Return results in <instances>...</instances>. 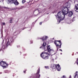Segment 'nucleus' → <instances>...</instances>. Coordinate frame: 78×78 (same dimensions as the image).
<instances>
[{
	"label": "nucleus",
	"instance_id": "21",
	"mask_svg": "<svg viewBox=\"0 0 78 78\" xmlns=\"http://www.w3.org/2000/svg\"><path fill=\"white\" fill-rule=\"evenodd\" d=\"M42 22H40V23H39V25H42Z\"/></svg>",
	"mask_w": 78,
	"mask_h": 78
},
{
	"label": "nucleus",
	"instance_id": "29",
	"mask_svg": "<svg viewBox=\"0 0 78 78\" xmlns=\"http://www.w3.org/2000/svg\"><path fill=\"white\" fill-rule=\"evenodd\" d=\"M3 0H2V2H3Z\"/></svg>",
	"mask_w": 78,
	"mask_h": 78
},
{
	"label": "nucleus",
	"instance_id": "3",
	"mask_svg": "<svg viewBox=\"0 0 78 78\" xmlns=\"http://www.w3.org/2000/svg\"><path fill=\"white\" fill-rule=\"evenodd\" d=\"M48 37L47 36H44L43 38H42V39L43 41H44V42H43V45L40 48H43V49H45V45L47 44L45 42V41L47 39V38Z\"/></svg>",
	"mask_w": 78,
	"mask_h": 78
},
{
	"label": "nucleus",
	"instance_id": "19",
	"mask_svg": "<svg viewBox=\"0 0 78 78\" xmlns=\"http://www.w3.org/2000/svg\"><path fill=\"white\" fill-rule=\"evenodd\" d=\"M26 1L25 0H23V3H25V2Z\"/></svg>",
	"mask_w": 78,
	"mask_h": 78
},
{
	"label": "nucleus",
	"instance_id": "31",
	"mask_svg": "<svg viewBox=\"0 0 78 78\" xmlns=\"http://www.w3.org/2000/svg\"><path fill=\"white\" fill-rule=\"evenodd\" d=\"M61 55H62V53H60Z\"/></svg>",
	"mask_w": 78,
	"mask_h": 78
},
{
	"label": "nucleus",
	"instance_id": "16",
	"mask_svg": "<svg viewBox=\"0 0 78 78\" xmlns=\"http://www.w3.org/2000/svg\"><path fill=\"white\" fill-rule=\"evenodd\" d=\"M59 71H61V67H60V66L59 65Z\"/></svg>",
	"mask_w": 78,
	"mask_h": 78
},
{
	"label": "nucleus",
	"instance_id": "13",
	"mask_svg": "<svg viewBox=\"0 0 78 78\" xmlns=\"http://www.w3.org/2000/svg\"><path fill=\"white\" fill-rule=\"evenodd\" d=\"M55 16H56V19L57 20V22H58L59 21V12H58L57 15H55Z\"/></svg>",
	"mask_w": 78,
	"mask_h": 78
},
{
	"label": "nucleus",
	"instance_id": "12",
	"mask_svg": "<svg viewBox=\"0 0 78 78\" xmlns=\"http://www.w3.org/2000/svg\"><path fill=\"white\" fill-rule=\"evenodd\" d=\"M24 8V7L22 6L21 7H20V8H18L17 7H16L15 8L13 9H18V10H19L20 9H23Z\"/></svg>",
	"mask_w": 78,
	"mask_h": 78
},
{
	"label": "nucleus",
	"instance_id": "4",
	"mask_svg": "<svg viewBox=\"0 0 78 78\" xmlns=\"http://www.w3.org/2000/svg\"><path fill=\"white\" fill-rule=\"evenodd\" d=\"M8 4H11L14 3L16 5H18L19 4L17 0H8Z\"/></svg>",
	"mask_w": 78,
	"mask_h": 78
},
{
	"label": "nucleus",
	"instance_id": "17",
	"mask_svg": "<svg viewBox=\"0 0 78 78\" xmlns=\"http://www.w3.org/2000/svg\"><path fill=\"white\" fill-rule=\"evenodd\" d=\"M61 78H67L66 77V76H63Z\"/></svg>",
	"mask_w": 78,
	"mask_h": 78
},
{
	"label": "nucleus",
	"instance_id": "25",
	"mask_svg": "<svg viewBox=\"0 0 78 78\" xmlns=\"http://www.w3.org/2000/svg\"><path fill=\"white\" fill-rule=\"evenodd\" d=\"M40 10H38V12H39V13H40V12H40Z\"/></svg>",
	"mask_w": 78,
	"mask_h": 78
},
{
	"label": "nucleus",
	"instance_id": "1",
	"mask_svg": "<svg viewBox=\"0 0 78 78\" xmlns=\"http://www.w3.org/2000/svg\"><path fill=\"white\" fill-rule=\"evenodd\" d=\"M66 6L63 7L62 8V14L60 17H59V22L63 20L64 18H65V15H67V14L68 12L69 11V9L68 8H70V5L68 3L66 4Z\"/></svg>",
	"mask_w": 78,
	"mask_h": 78
},
{
	"label": "nucleus",
	"instance_id": "27",
	"mask_svg": "<svg viewBox=\"0 0 78 78\" xmlns=\"http://www.w3.org/2000/svg\"><path fill=\"white\" fill-rule=\"evenodd\" d=\"M60 51H62V49H59Z\"/></svg>",
	"mask_w": 78,
	"mask_h": 78
},
{
	"label": "nucleus",
	"instance_id": "10",
	"mask_svg": "<svg viewBox=\"0 0 78 78\" xmlns=\"http://www.w3.org/2000/svg\"><path fill=\"white\" fill-rule=\"evenodd\" d=\"M74 10L76 12H78V4L76 5Z\"/></svg>",
	"mask_w": 78,
	"mask_h": 78
},
{
	"label": "nucleus",
	"instance_id": "32",
	"mask_svg": "<svg viewBox=\"0 0 78 78\" xmlns=\"http://www.w3.org/2000/svg\"><path fill=\"white\" fill-rule=\"evenodd\" d=\"M36 10H37L36 9V10H35V11H36Z\"/></svg>",
	"mask_w": 78,
	"mask_h": 78
},
{
	"label": "nucleus",
	"instance_id": "35",
	"mask_svg": "<svg viewBox=\"0 0 78 78\" xmlns=\"http://www.w3.org/2000/svg\"><path fill=\"white\" fill-rule=\"evenodd\" d=\"M53 39H54V38Z\"/></svg>",
	"mask_w": 78,
	"mask_h": 78
},
{
	"label": "nucleus",
	"instance_id": "14",
	"mask_svg": "<svg viewBox=\"0 0 78 78\" xmlns=\"http://www.w3.org/2000/svg\"><path fill=\"white\" fill-rule=\"evenodd\" d=\"M59 44H60V45L59 46V48H61V45H62V43H61V41H59Z\"/></svg>",
	"mask_w": 78,
	"mask_h": 78
},
{
	"label": "nucleus",
	"instance_id": "7",
	"mask_svg": "<svg viewBox=\"0 0 78 78\" xmlns=\"http://www.w3.org/2000/svg\"><path fill=\"white\" fill-rule=\"evenodd\" d=\"M51 68L52 69H54L55 68H56V69L58 71H59V64L58 65H53L52 66H51Z\"/></svg>",
	"mask_w": 78,
	"mask_h": 78
},
{
	"label": "nucleus",
	"instance_id": "22",
	"mask_svg": "<svg viewBox=\"0 0 78 78\" xmlns=\"http://www.w3.org/2000/svg\"><path fill=\"white\" fill-rule=\"evenodd\" d=\"M10 41H11V42H12V41H13V40H12V39H10Z\"/></svg>",
	"mask_w": 78,
	"mask_h": 78
},
{
	"label": "nucleus",
	"instance_id": "30",
	"mask_svg": "<svg viewBox=\"0 0 78 78\" xmlns=\"http://www.w3.org/2000/svg\"><path fill=\"white\" fill-rule=\"evenodd\" d=\"M5 73H7V72H5Z\"/></svg>",
	"mask_w": 78,
	"mask_h": 78
},
{
	"label": "nucleus",
	"instance_id": "11",
	"mask_svg": "<svg viewBox=\"0 0 78 78\" xmlns=\"http://www.w3.org/2000/svg\"><path fill=\"white\" fill-rule=\"evenodd\" d=\"M77 73L78 72L76 71V73H74V78H78V74Z\"/></svg>",
	"mask_w": 78,
	"mask_h": 78
},
{
	"label": "nucleus",
	"instance_id": "15",
	"mask_svg": "<svg viewBox=\"0 0 78 78\" xmlns=\"http://www.w3.org/2000/svg\"><path fill=\"white\" fill-rule=\"evenodd\" d=\"M10 45V42L9 41H8L7 44V45L8 46V45Z\"/></svg>",
	"mask_w": 78,
	"mask_h": 78
},
{
	"label": "nucleus",
	"instance_id": "9",
	"mask_svg": "<svg viewBox=\"0 0 78 78\" xmlns=\"http://www.w3.org/2000/svg\"><path fill=\"white\" fill-rule=\"evenodd\" d=\"M66 14H68L69 17H71L73 15V12L72 11H68Z\"/></svg>",
	"mask_w": 78,
	"mask_h": 78
},
{
	"label": "nucleus",
	"instance_id": "23",
	"mask_svg": "<svg viewBox=\"0 0 78 78\" xmlns=\"http://www.w3.org/2000/svg\"><path fill=\"white\" fill-rule=\"evenodd\" d=\"M3 25H5V23H3Z\"/></svg>",
	"mask_w": 78,
	"mask_h": 78
},
{
	"label": "nucleus",
	"instance_id": "8",
	"mask_svg": "<svg viewBox=\"0 0 78 78\" xmlns=\"http://www.w3.org/2000/svg\"><path fill=\"white\" fill-rule=\"evenodd\" d=\"M58 42H59V41H55L54 42L55 44V45H56V47L57 48V51H58V47H59V45L58 44Z\"/></svg>",
	"mask_w": 78,
	"mask_h": 78
},
{
	"label": "nucleus",
	"instance_id": "26",
	"mask_svg": "<svg viewBox=\"0 0 78 78\" xmlns=\"http://www.w3.org/2000/svg\"><path fill=\"white\" fill-rule=\"evenodd\" d=\"M25 72H26V71H23V73H25Z\"/></svg>",
	"mask_w": 78,
	"mask_h": 78
},
{
	"label": "nucleus",
	"instance_id": "18",
	"mask_svg": "<svg viewBox=\"0 0 78 78\" xmlns=\"http://www.w3.org/2000/svg\"><path fill=\"white\" fill-rule=\"evenodd\" d=\"M12 19H11L10 20V21H9V23H12L11 21H12Z\"/></svg>",
	"mask_w": 78,
	"mask_h": 78
},
{
	"label": "nucleus",
	"instance_id": "5",
	"mask_svg": "<svg viewBox=\"0 0 78 78\" xmlns=\"http://www.w3.org/2000/svg\"><path fill=\"white\" fill-rule=\"evenodd\" d=\"M40 72V68H39L37 70V73L34 75V78H40L41 76V75L39 74V72Z\"/></svg>",
	"mask_w": 78,
	"mask_h": 78
},
{
	"label": "nucleus",
	"instance_id": "2",
	"mask_svg": "<svg viewBox=\"0 0 78 78\" xmlns=\"http://www.w3.org/2000/svg\"><path fill=\"white\" fill-rule=\"evenodd\" d=\"M47 48L48 50V53L44 52H42L41 55V57L43 59H48V57H49L50 56V54H48V53L50 54H52V55L55 54V51H53V50L50 49V45L48 46Z\"/></svg>",
	"mask_w": 78,
	"mask_h": 78
},
{
	"label": "nucleus",
	"instance_id": "34",
	"mask_svg": "<svg viewBox=\"0 0 78 78\" xmlns=\"http://www.w3.org/2000/svg\"><path fill=\"white\" fill-rule=\"evenodd\" d=\"M47 14H48H48L47 13Z\"/></svg>",
	"mask_w": 78,
	"mask_h": 78
},
{
	"label": "nucleus",
	"instance_id": "28",
	"mask_svg": "<svg viewBox=\"0 0 78 78\" xmlns=\"http://www.w3.org/2000/svg\"><path fill=\"white\" fill-rule=\"evenodd\" d=\"M4 8H5V9L7 8V7H4Z\"/></svg>",
	"mask_w": 78,
	"mask_h": 78
},
{
	"label": "nucleus",
	"instance_id": "33",
	"mask_svg": "<svg viewBox=\"0 0 78 78\" xmlns=\"http://www.w3.org/2000/svg\"><path fill=\"white\" fill-rule=\"evenodd\" d=\"M76 53H78V52H76Z\"/></svg>",
	"mask_w": 78,
	"mask_h": 78
},
{
	"label": "nucleus",
	"instance_id": "6",
	"mask_svg": "<svg viewBox=\"0 0 78 78\" xmlns=\"http://www.w3.org/2000/svg\"><path fill=\"white\" fill-rule=\"evenodd\" d=\"M5 64H6V66H8L9 64H6V62L3 61H2L0 62V65L1 67H2L3 68H6V66H4Z\"/></svg>",
	"mask_w": 78,
	"mask_h": 78
},
{
	"label": "nucleus",
	"instance_id": "24",
	"mask_svg": "<svg viewBox=\"0 0 78 78\" xmlns=\"http://www.w3.org/2000/svg\"><path fill=\"white\" fill-rule=\"evenodd\" d=\"M69 78H72V76H71V75L69 76Z\"/></svg>",
	"mask_w": 78,
	"mask_h": 78
},
{
	"label": "nucleus",
	"instance_id": "20",
	"mask_svg": "<svg viewBox=\"0 0 78 78\" xmlns=\"http://www.w3.org/2000/svg\"><path fill=\"white\" fill-rule=\"evenodd\" d=\"M45 68H46V69H49V68H48V66H45Z\"/></svg>",
	"mask_w": 78,
	"mask_h": 78
}]
</instances>
